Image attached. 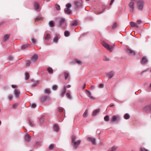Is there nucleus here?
I'll return each instance as SVG.
<instances>
[{"instance_id":"1","label":"nucleus","mask_w":151,"mask_h":151,"mask_svg":"<svg viewBox=\"0 0 151 151\" xmlns=\"http://www.w3.org/2000/svg\"><path fill=\"white\" fill-rule=\"evenodd\" d=\"M76 138L74 136H72V137L71 143L75 149H77L78 146L80 145L81 142V140H78L76 141Z\"/></svg>"},{"instance_id":"2","label":"nucleus","mask_w":151,"mask_h":151,"mask_svg":"<svg viewBox=\"0 0 151 151\" xmlns=\"http://www.w3.org/2000/svg\"><path fill=\"white\" fill-rule=\"evenodd\" d=\"M39 99L41 103L42 104H44L45 102H48L50 101V97L45 95L40 96Z\"/></svg>"},{"instance_id":"3","label":"nucleus","mask_w":151,"mask_h":151,"mask_svg":"<svg viewBox=\"0 0 151 151\" xmlns=\"http://www.w3.org/2000/svg\"><path fill=\"white\" fill-rule=\"evenodd\" d=\"M101 44L104 47L107 49L109 50L110 51H112L113 50L114 46V45L113 46L109 45L103 41H101Z\"/></svg>"},{"instance_id":"4","label":"nucleus","mask_w":151,"mask_h":151,"mask_svg":"<svg viewBox=\"0 0 151 151\" xmlns=\"http://www.w3.org/2000/svg\"><path fill=\"white\" fill-rule=\"evenodd\" d=\"M137 6L138 9L141 11L144 6V1L142 0H139L137 2Z\"/></svg>"},{"instance_id":"5","label":"nucleus","mask_w":151,"mask_h":151,"mask_svg":"<svg viewBox=\"0 0 151 151\" xmlns=\"http://www.w3.org/2000/svg\"><path fill=\"white\" fill-rule=\"evenodd\" d=\"M75 8L77 9L81 7L82 6V2L81 0L76 1L74 2Z\"/></svg>"},{"instance_id":"6","label":"nucleus","mask_w":151,"mask_h":151,"mask_svg":"<svg viewBox=\"0 0 151 151\" xmlns=\"http://www.w3.org/2000/svg\"><path fill=\"white\" fill-rule=\"evenodd\" d=\"M120 120V116L119 115H114L112 117L111 122L112 123L119 122Z\"/></svg>"},{"instance_id":"7","label":"nucleus","mask_w":151,"mask_h":151,"mask_svg":"<svg viewBox=\"0 0 151 151\" xmlns=\"http://www.w3.org/2000/svg\"><path fill=\"white\" fill-rule=\"evenodd\" d=\"M60 38V35L59 34H55V37L53 38V41L55 43H57L58 42V40Z\"/></svg>"},{"instance_id":"8","label":"nucleus","mask_w":151,"mask_h":151,"mask_svg":"<svg viewBox=\"0 0 151 151\" xmlns=\"http://www.w3.org/2000/svg\"><path fill=\"white\" fill-rule=\"evenodd\" d=\"M86 95L89 98L92 100L95 99V98L92 96L91 93L90 91L86 90Z\"/></svg>"},{"instance_id":"9","label":"nucleus","mask_w":151,"mask_h":151,"mask_svg":"<svg viewBox=\"0 0 151 151\" xmlns=\"http://www.w3.org/2000/svg\"><path fill=\"white\" fill-rule=\"evenodd\" d=\"M127 52L129 54L131 55H134L136 54L130 48H128L126 49Z\"/></svg>"},{"instance_id":"10","label":"nucleus","mask_w":151,"mask_h":151,"mask_svg":"<svg viewBox=\"0 0 151 151\" xmlns=\"http://www.w3.org/2000/svg\"><path fill=\"white\" fill-rule=\"evenodd\" d=\"M135 4L134 2L130 1L129 4V6L130 8V11L133 13L134 9V5Z\"/></svg>"},{"instance_id":"11","label":"nucleus","mask_w":151,"mask_h":151,"mask_svg":"<svg viewBox=\"0 0 151 151\" xmlns=\"http://www.w3.org/2000/svg\"><path fill=\"white\" fill-rule=\"evenodd\" d=\"M20 92L19 90L17 89H14V94L16 98L19 97Z\"/></svg>"},{"instance_id":"12","label":"nucleus","mask_w":151,"mask_h":151,"mask_svg":"<svg viewBox=\"0 0 151 151\" xmlns=\"http://www.w3.org/2000/svg\"><path fill=\"white\" fill-rule=\"evenodd\" d=\"M65 22V19L64 18H61L60 19L58 22V25L61 27H63V24Z\"/></svg>"},{"instance_id":"13","label":"nucleus","mask_w":151,"mask_h":151,"mask_svg":"<svg viewBox=\"0 0 151 151\" xmlns=\"http://www.w3.org/2000/svg\"><path fill=\"white\" fill-rule=\"evenodd\" d=\"M34 9L37 11L38 12L40 11V6L39 4L36 2L34 3Z\"/></svg>"},{"instance_id":"14","label":"nucleus","mask_w":151,"mask_h":151,"mask_svg":"<svg viewBox=\"0 0 151 151\" xmlns=\"http://www.w3.org/2000/svg\"><path fill=\"white\" fill-rule=\"evenodd\" d=\"M24 139L25 141L26 142L28 143L29 142L30 140L31 137L28 134H27L25 135Z\"/></svg>"},{"instance_id":"15","label":"nucleus","mask_w":151,"mask_h":151,"mask_svg":"<svg viewBox=\"0 0 151 151\" xmlns=\"http://www.w3.org/2000/svg\"><path fill=\"white\" fill-rule=\"evenodd\" d=\"M148 62V60L147 58L145 57L142 58V60L141 61V64H145L147 63Z\"/></svg>"},{"instance_id":"16","label":"nucleus","mask_w":151,"mask_h":151,"mask_svg":"<svg viewBox=\"0 0 151 151\" xmlns=\"http://www.w3.org/2000/svg\"><path fill=\"white\" fill-rule=\"evenodd\" d=\"M88 140L92 142L93 144L95 145L96 144V139L94 138H92L91 137H88Z\"/></svg>"},{"instance_id":"17","label":"nucleus","mask_w":151,"mask_h":151,"mask_svg":"<svg viewBox=\"0 0 151 151\" xmlns=\"http://www.w3.org/2000/svg\"><path fill=\"white\" fill-rule=\"evenodd\" d=\"M66 92V87L65 86L61 90L60 94V96L63 97Z\"/></svg>"},{"instance_id":"18","label":"nucleus","mask_w":151,"mask_h":151,"mask_svg":"<svg viewBox=\"0 0 151 151\" xmlns=\"http://www.w3.org/2000/svg\"><path fill=\"white\" fill-rule=\"evenodd\" d=\"M38 58V56L37 55H35L31 58V62H35L37 60Z\"/></svg>"},{"instance_id":"19","label":"nucleus","mask_w":151,"mask_h":151,"mask_svg":"<svg viewBox=\"0 0 151 151\" xmlns=\"http://www.w3.org/2000/svg\"><path fill=\"white\" fill-rule=\"evenodd\" d=\"M100 109H98L94 110L92 113V116H95L99 112Z\"/></svg>"},{"instance_id":"20","label":"nucleus","mask_w":151,"mask_h":151,"mask_svg":"<svg viewBox=\"0 0 151 151\" xmlns=\"http://www.w3.org/2000/svg\"><path fill=\"white\" fill-rule=\"evenodd\" d=\"M44 93L46 94L49 95L51 93L50 89L49 88H47L44 90Z\"/></svg>"},{"instance_id":"21","label":"nucleus","mask_w":151,"mask_h":151,"mask_svg":"<svg viewBox=\"0 0 151 151\" xmlns=\"http://www.w3.org/2000/svg\"><path fill=\"white\" fill-rule=\"evenodd\" d=\"M130 23L131 26L132 27H136L137 28L139 27V26L135 22H131Z\"/></svg>"},{"instance_id":"22","label":"nucleus","mask_w":151,"mask_h":151,"mask_svg":"<svg viewBox=\"0 0 151 151\" xmlns=\"http://www.w3.org/2000/svg\"><path fill=\"white\" fill-rule=\"evenodd\" d=\"M144 110L145 111H149L151 110V105L146 106L144 109Z\"/></svg>"},{"instance_id":"23","label":"nucleus","mask_w":151,"mask_h":151,"mask_svg":"<svg viewBox=\"0 0 151 151\" xmlns=\"http://www.w3.org/2000/svg\"><path fill=\"white\" fill-rule=\"evenodd\" d=\"M114 75V73L113 71H111L107 74V76L109 78H112Z\"/></svg>"},{"instance_id":"24","label":"nucleus","mask_w":151,"mask_h":151,"mask_svg":"<svg viewBox=\"0 0 151 151\" xmlns=\"http://www.w3.org/2000/svg\"><path fill=\"white\" fill-rule=\"evenodd\" d=\"M64 11L65 13L68 14H69L71 13V12L70 10V9L65 8L64 9Z\"/></svg>"},{"instance_id":"25","label":"nucleus","mask_w":151,"mask_h":151,"mask_svg":"<svg viewBox=\"0 0 151 151\" xmlns=\"http://www.w3.org/2000/svg\"><path fill=\"white\" fill-rule=\"evenodd\" d=\"M48 24L49 27H53L55 26L54 22L52 21H49L48 23Z\"/></svg>"},{"instance_id":"26","label":"nucleus","mask_w":151,"mask_h":151,"mask_svg":"<svg viewBox=\"0 0 151 151\" xmlns=\"http://www.w3.org/2000/svg\"><path fill=\"white\" fill-rule=\"evenodd\" d=\"M59 126L57 124H55L53 126V129L54 131L57 132L59 130Z\"/></svg>"},{"instance_id":"27","label":"nucleus","mask_w":151,"mask_h":151,"mask_svg":"<svg viewBox=\"0 0 151 151\" xmlns=\"http://www.w3.org/2000/svg\"><path fill=\"white\" fill-rule=\"evenodd\" d=\"M29 45L28 43L26 45H23L22 47V49L23 50L25 49L28 48L29 47Z\"/></svg>"},{"instance_id":"28","label":"nucleus","mask_w":151,"mask_h":151,"mask_svg":"<svg viewBox=\"0 0 151 151\" xmlns=\"http://www.w3.org/2000/svg\"><path fill=\"white\" fill-rule=\"evenodd\" d=\"M124 117L125 119H128L130 118V116L129 114L126 113L124 115Z\"/></svg>"},{"instance_id":"29","label":"nucleus","mask_w":151,"mask_h":151,"mask_svg":"<svg viewBox=\"0 0 151 151\" xmlns=\"http://www.w3.org/2000/svg\"><path fill=\"white\" fill-rule=\"evenodd\" d=\"M55 146V145L54 144H52L49 145L48 148L50 150H52Z\"/></svg>"},{"instance_id":"30","label":"nucleus","mask_w":151,"mask_h":151,"mask_svg":"<svg viewBox=\"0 0 151 151\" xmlns=\"http://www.w3.org/2000/svg\"><path fill=\"white\" fill-rule=\"evenodd\" d=\"M64 76H65V79L67 80L68 78V76L69 75V73L67 72H64L63 73Z\"/></svg>"},{"instance_id":"31","label":"nucleus","mask_w":151,"mask_h":151,"mask_svg":"<svg viewBox=\"0 0 151 151\" xmlns=\"http://www.w3.org/2000/svg\"><path fill=\"white\" fill-rule=\"evenodd\" d=\"M29 126L31 127H32L35 125L33 121L30 119L29 120Z\"/></svg>"},{"instance_id":"32","label":"nucleus","mask_w":151,"mask_h":151,"mask_svg":"<svg viewBox=\"0 0 151 151\" xmlns=\"http://www.w3.org/2000/svg\"><path fill=\"white\" fill-rule=\"evenodd\" d=\"M47 70L50 74H52L53 73V70L51 67L48 68L47 69Z\"/></svg>"},{"instance_id":"33","label":"nucleus","mask_w":151,"mask_h":151,"mask_svg":"<svg viewBox=\"0 0 151 151\" xmlns=\"http://www.w3.org/2000/svg\"><path fill=\"white\" fill-rule=\"evenodd\" d=\"M10 35L8 34H6L4 36V41H5L6 40L9 39Z\"/></svg>"},{"instance_id":"34","label":"nucleus","mask_w":151,"mask_h":151,"mask_svg":"<svg viewBox=\"0 0 151 151\" xmlns=\"http://www.w3.org/2000/svg\"><path fill=\"white\" fill-rule=\"evenodd\" d=\"M70 35V32L68 31H65L64 32V35L66 37H68Z\"/></svg>"},{"instance_id":"35","label":"nucleus","mask_w":151,"mask_h":151,"mask_svg":"<svg viewBox=\"0 0 151 151\" xmlns=\"http://www.w3.org/2000/svg\"><path fill=\"white\" fill-rule=\"evenodd\" d=\"M25 80H27L29 77V74L28 73H25Z\"/></svg>"},{"instance_id":"36","label":"nucleus","mask_w":151,"mask_h":151,"mask_svg":"<svg viewBox=\"0 0 151 151\" xmlns=\"http://www.w3.org/2000/svg\"><path fill=\"white\" fill-rule=\"evenodd\" d=\"M78 25V22L76 21H73L72 22V25L73 26H77Z\"/></svg>"},{"instance_id":"37","label":"nucleus","mask_w":151,"mask_h":151,"mask_svg":"<svg viewBox=\"0 0 151 151\" xmlns=\"http://www.w3.org/2000/svg\"><path fill=\"white\" fill-rule=\"evenodd\" d=\"M109 117L108 115L104 117V120L106 122H108L109 120Z\"/></svg>"},{"instance_id":"38","label":"nucleus","mask_w":151,"mask_h":151,"mask_svg":"<svg viewBox=\"0 0 151 151\" xmlns=\"http://www.w3.org/2000/svg\"><path fill=\"white\" fill-rule=\"evenodd\" d=\"M42 142H36L35 144V146L36 147H38L41 144Z\"/></svg>"},{"instance_id":"39","label":"nucleus","mask_w":151,"mask_h":151,"mask_svg":"<svg viewBox=\"0 0 151 151\" xmlns=\"http://www.w3.org/2000/svg\"><path fill=\"white\" fill-rule=\"evenodd\" d=\"M72 5L71 4L68 3L66 5V8L70 9Z\"/></svg>"},{"instance_id":"40","label":"nucleus","mask_w":151,"mask_h":151,"mask_svg":"<svg viewBox=\"0 0 151 151\" xmlns=\"http://www.w3.org/2000/svg\"><path fill=\"white\" fill-rule=\"evenodd\" d=\"M66 95L67 97V98L68 99H72V97L69 93H67L66 94Z\"/></svg>"},{"instance_id":"41","label":"nucleus","mask_w":151,"mask_h":151,"mask_svg":"<svg viewBox=\"0 0 151 151\" xmlns=\"http://www.w3.org/2000/svg\"><path fill=\"white\" fill-rule=\"evenodd\" d=\"M51 35L49 34H48L45 37V39L46 40H47L50 38Z\"/></svg>"},{"instance_id":"42","label":"nucleus","mask_w":151,"mask_h":151,"mask_svg":"<svg viewBox=\"0 0 151 151\" xmlns=\"http://www.w3.org/2000/svg\"><path fill=\"white\" fill-rule=\"evenodd\" d=\"M58 88V86L56 85H54L52 86V89L54 90H56Z\"/></svg>"},{"instance_id":"43","label":"nucleus","mask_w":151,"mask_h":151,"mask_svg":"<svg viewBox=\"0 0 151 151\" xmlns=\"http://www.w3.org/2000/svg\"><path fill=\"white\" fill-rule=\"evenodd\" d=\"M55 8L56 9L58 10H59L60 9V6L58 4H56L55 5Z\"/></svg>"},{"instance_id":"44","label":"nucleus","mask_w":151,"mask_h":151,"mask_svg":"<svg viewBox=\"0 0 151 151\" xmlns=\"http://www.w3.org/2000/svg\"><path fill=\"white\" fill-rule=\"evenodd\" d=\"M39 119H40V122L41 123H42L43 122L44 120V117H43V116L41 117Z\"/></svg>"},{"instance_id":"45","label":"nucleus","mask_w":151,"mask_h":151,"mask_svg":"<svg viewBox=\"0 0 151 151\" xmlns=\"http://www.w3.org/2000/svg\"><path fill=\"white\" fill-rule=\"evenodd\" d=\"M87 114L88 111L87 110H86L85 111V112H84L83 114V116L85 117H86L87 116Z\"/></svg>"},{"instance_id":"46","label":"nucleus","mask_w":151,"mask_h":151,"mask_svg":"<svg viewBox=\"0 0 151 151\" xmlns=\"http://www.w3.org/2000/svg\"><path fill=\"white\" fill-rule=\"evenodd\" d=\"M140 151H149L148 150L145 148H141L140 149Z\"/></svg>"},{"instance_id":"47","label":"nucleus","mask_w":151,"mask_h":151,"mask_svg":"<svg viewBox=\"0 0 151 151\" xmlns=\"http://www.w3.org/2000/svg\"><path fill=\"white\" fill-rule=\"evenodd\" d=\"M36 106V105L35 104H32L31 105V107L32 108H35Z\"/></svg>"},{"instance_id":"48","label":"nucleus","mask_w":151,"mask_h":151,"mask_svg":"<svg viewBox=\"0 0 151 151\" xmlns=\"http://www.w3.org/2000/svg\"><path fill=\"white\" fill-rule=\"evenodd\" d=\"M13 96L12 95H9L8 96V98L9 101H11L12 99Z\"/></svg>"},{"instance_id":"49","label":"nucleus","mask_w":151,"mask_h":151,"mask_svg":"<svg viewBox=\"0 0 151 151\" xmlns=\"http://www.w3.org/2000/svg\"><path fill=\"white\" fill-rule=\"evenodd\" d=\"M75 62L78 64H80L81 63V61L78 59H76L75 60Z\"/></svg>"},{"instance_id":"50","label":"nucleus","mask_w":151,"mask_h":151,"mask_svg":"<svg viewBox=\"0 0 151 151\" xmlns=\"http://www.w3.org/2000/svg\"><path fill=\"white\" fill-rule=\"evenodd\" d=\"M117 27V24L116 23H115L112 26V28L114 29V28H115V27Z\"/></svg>"},{"instance_id":"51","label":"nucleus","mask_w":151,"mask_h":151,"mask_svg":"<svg viewBox=\"0 0 151 151\" xmlns=\"http://www.w3.org/2000/svg\"><path fill=\"white\" fill-rule=\"evenodd\" d=\"M31 40L32 42L33 43H35L36 41V40L34 38H32Z\"/></svg>"},{"instance_id":"52","label":"nucleus","mask_w":151,"mask_h":151,"mask_svg":"<svg viewBox=\"0 0 151 151\" xmlns=\"http://www.w3.org/2000/svg\"><path fill=\"white\" fill-rule=\"evenodd\" d=\"M41 19V18H39V17H37L35 19V22L38 21L39 20H40Z\"/></svg>"},{"instance_id":"53","label":"nucleus","mask_w":151,"mask_h":151,"mask_svg":"<svg viewBox=\"0 0 151 151\" xmlns=\"http://www.w3.org/2000/svg\"><path fill=\"white\" fill-rule=\"evenodd\" d=\"M104 85L102 84H100L99 85V87L100 88H103Z\"/></svg>"},{"instance_id":"54","label":"nucleus","mask_w":151,"mask_h":151,"mask_svg":"<svg viewBox=\"0 0 151 151\" xmlns=\"http://www.w3.org/2000/svg\"><path fill=\"white\" fill-rule=\"evenodd\" d=\"M12 88H14L17 87V86L16 85H12Z\"/></svg>"},{"instance_id":"55","label":"nucleus","mask_w":151,"mask_h":151,"mask_svg":"<svg viewBox=\"0 0 151 151\" xmlns=\"http://www.w3.org/2000/svg\"><path fill=\"white\" fill-rule=\"evenodd\" d=\"M137 22L138 24H140L142 23V21L140 20H138L137 21Z\"/></svg>"},{"instance_id":"56","label":"nucleus","mask_w":151,"mask_h":151,"mask_svg":"<svg viewBox=\"0 0 151 151\" xmlns=\"http://www.w3.org/2000/svg\"><path fill=\"white\" fill-rule=\"evenodd\" d=\"M58 110L59 112H62L63 111V108H59Z\"/></svg>"},{"instance_id":"57","label":"nucleus","mask_w":151,"mask_h":151,"mask_svg":"<svg viewBox=\"0 0 151 151\" xmlns=\"http://www.w3.org/2000/svg\"><path fill=\"white\" fill-rule=\"evenodd\" d=\"M9 59L10 60H12L13 59V57L12 56H10L9 57Z\"/></svg>"},{"instance_id":"58","label":"nucleus","mask_w":151,"mask_h":151,"mask_svg":"<svg viewBox=\"0 0 151 151\" xmlns=\"http://www.w3.org/2000/svg\"><path fill=\"white\" fill-rule=\"evenodd\" d=\"M114 0H111V2L110 3V5H111L113 4V3L114 2Z\"/></svg>"},{"instance_id":"59","label":"nucleus","mask_w":151,"mask_h":151,"mask_svg":"<svg viewBox=\"0 0 151 151\" xmlns=\"http://www.w3.org/2000/svg\"><path fill=\"white\" fill-rule=\"evenodd\" d=\"M95 88V87L93 86H92L91 87V88L92 90H93Z\"/></svg>"},{"instance_id":"60","label":"nucleus","mask_w":151,"mask_h":151,"mask_svg":"<svg viewBox=\"0 0 151 151\" xmlns=\"http://www.w3.org/2000/svg\"><path fill=\"white\" fill-rule=\"evenodd\" d=\"M17 106V104H14L13 106V108H15Z\"/></svg>"},{"instance_id":"61","label":"nucleus","mask_w":151,"mask_h":151,"mask_svg":"<svg viewBox=\"0 0 151 151\" xmlns=\"http://www.w3.org/2000/svg\"><path fill=\"white\" fill-rule=\"evenodd\" d=\"M37 85V84H34L32 85V87H35V86H36Z\"/></svg>"},{"instance_id":"62","label":"nucleus","mask_w":151,"mask_h":151,"mask_svg":"<svg viewBox=\"0 0 151 151\" xmlns=\"http://www.w3.org/2000/svg\"><path fill=\"white\" fill-rule=\"evenodd\" d=\"M30 63H26V65L27 66H29L30 65Z\"/></svg>"},{"instance_id":"63","label":"nucleus","mask_w":151,"mask_h":151,"mask_svg":"<svg viewBox=\"0 0 151 151\" xmlns=\"http://www.w3.org/2000/svg\"><path fill=\"white\" fill-rule=\"evenodd\" d=\"M71 87V85H68L67 86V88H69L70 87Z\"/></svg>"},{"instance_id":"64","label":"nucleus","mask_w":151,"mask_h":151,"mask_svg":"<svg viewBox=\"0 0 151 151\" xmlns=\"http://www.w3.org/2000/svg\"><path fill=\"white\" fill-rule=\"evenodd\" d=\"M86 85V83H85L83 87V89H84L85 88V87Z\"/></svg>"}]
</instances>
